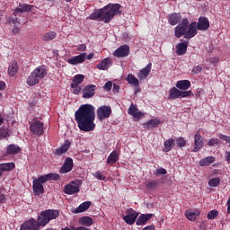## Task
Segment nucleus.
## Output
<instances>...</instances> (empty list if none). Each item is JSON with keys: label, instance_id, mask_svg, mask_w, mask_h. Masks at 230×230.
<instances>
[{"label": "nucleus", "instance_id": "1", "mask_svg": "<svg viewBox=\"0 0 230 230\" xmlns=\"http://www.w3.org/2000/svg\"><path fill=\"white\" fill-rule=\"evenodd\" d=\"M209 29V20L206 17H199L198 23L196 22H192L190 24V20L188 18H183L181 22H180L174 28V34L177 39H181V37H184V39H193L195 35H197V30L199 31H206V30Z\"/></svg>", "mask_w": 230, "mask_h": 230}, {"label": "nucleus", "instance_id": "2", "mask_svg": "<svg viewBox=\"0 0 230 230\" xmlns=\"http://www.w3.org/2000/svg\"><path fill=\"white\" fill-rule=\"evenodd\" d=\"M75 121L79 130L93 132L96 128V108L92 104H83L75 113Z\"/></svg>", "mask_w": 230, "mask_h": 230}, {"label": "nucleus", "instance_id": "3", "mask_svg": "<svg viewBox=\"0 0 230 230\" xmlns=\"http://www.w3.org/2000/svg\"><path fill=\"white\" fill-rule=\"evenodd\" d=\"M58 217V210H44L40 216H38V221L34 218H31L22 225L21 230H39L44 227L47 224H49L51 220H55Z\"/></svg>", "mask_w": 230, "mask_h": 230}, {"label": "nucleus", "instance_id": "4", "mask_svg": "<svg viewBox=\"0 0 230 230\" xmlns=\"http://www.w3.org/2000/svg\"><path fill=\"white\" fill-rule=\"evenodd\" d=\"M121 5L119 4H109L102 9L95 10L89 17L91 21H102L106 24L111 19H114V15L119 13Z\"/></svg>", "mask_w": 230, "mask_h": 230}, {"label": "nucleus", "instance_id": "5", "mask_svg": "<svg viewBox=\"0 0 230 230\" xmlns=\"http://www.w3.org/2000/svg\"><path fill=\"white\" fill-rule=\"evenodd\" d=\"M48 75V71L46 70V66H40L33 72L31 73L29 77L27 78V84L30 87H33V85H37L42 78H44Z\"/></svg>", "mask_w": 230, "mask_h": 230}, {"label": "nucleus", "instance_id": "6", "mask_svg": "<svg viewBox=\"0 0 230 230\" xmlns=\"http://www.w3.org/2000/svg\"><path fill=\"white\" fill-rule=\"evenodd\" d=\"M191 91H182L172 87L169 91V98L171 100H177V98H190Z\"/></svg>", "mask_w": 230, "mask_h": 230}, {"label": "nucleus", "instance_id": "7", "mask_svg": "<svg viewBox=\"0 0 230 230\" xmlns=\"http://www.w3.org/2000/svg\"><path fill=\"white\" fill-rule=\"evenodd\" d=\"M80 181H72L64 187V193H66V195H75V193L80 191Z\"/></svg>", "mask_w": 230, "mask_h": 230}, {"label": "nucleus", "instance_id": "8", "mask_svg": "<svg viewBox=\"0 0 230 230\" xmlns=\"http://www.w3.org/2000/svg\"><path fill=\"white\" fill-rule=\"evenodd\" d=\"M111 114H112V108L111 106L103 105L97 109L99 121H103V119L111 118Z\"/></svg>", "mask_w": 230, "mask_h": 230}, {"label": "nucleus", "instance_id": "9", "mask_svg": "<svg viewBox=\"0 0 230 230\" xmlns=\"http://www.w3.org/2000/svg\"><path fill=\"white\" fill-rule=\"evenodd\" d=\"M30 130L34 136H42L44 134V123L34 120L30 126Z\"/></svg>", "mask_w": 230, "mask_h": 230}, {"label": "nucleus", "instance_id": "10", "mask_svg": "<svg viewBox=\"0 0 230 230\" xmlns=\"http://www.w3.org/2000/svg\"><path fill=\"white\" fill-rule=\"evenodd\" d=\"M126 213H127V215L123 217V220H124V222H126V224L132 226V224H134V222H136V219L137 218V217H139V214H137V212H136L132 208H128L126 211Z\"/></svg>", "mask_w": 230, "mask_h": 230}, {"label": "nucleus", "instance_id": "11", "mask_svg": "<svg viewBox=\"0 0 230 230\" xmlns=\"http://www.w3.org/2000/svg\"><path fill=\"white\" fill-rule=\"evenodd\" d=\"M129 54H130V48L128 47V45H122L113 52V55L117 58H123L125 57H128Z\"/></svg>", "mask_w": 230, "mask_h": 230}, {"label": "nucleus", "instance_id": "12", "mask_svg": "<svg viewBox=\"0 0 230 230\" xmlns=\"http://www.w3.org/2000/svg\"><path fill=\"white\" fill-rule=\"evenodd\" d=\"M150 71H152V63L147 64L144 68L139 70V72L137 74L138 80L140 82L146 80V78H148L150 75Z\"/></svg>", "mask_w": 230, "mask_h": 230}, {"label": "nucleus", "instance_id": "13", "mask_svg": "<svg viewBox=\"0 0 230 230\" xmlns=\"http://www.w3.org/2000/svg\"><path fill=\"white\" fill-rule=\"evenodd\" d=\"M128 114L130 116H133L134 119H141L143 116H145V113L141 112L139 109H137V106L135 105L134 103H131L129 105V108L128 110Z\"/></svg>", "mask_w": 230, "mask_h": 230}, {"label": "nucleus", "instance_id": "14", "mask_svg": "<svg viewBox=\"0 0 230 230\" xmlns=\"http://www.w3.org/2000/svg\"><path fill=\"white\" fill-rule=\"evenodd\" d=\"M73 166H74L73 158L66 157L65 159L63 165L61 166V168L59 170V173H62V174L69 173V172H71V170H73Z\"/></svg>", "mask_w": 230, "mask_h": 230}, {"label": "nucleus", "instance_id": "15", "mask_svg": "<svg viewBox=\"0 0 230 230\" xmlns=\"http://www.w3.org/2000/svg\"><path fill=\"white\" fill-rule=\"evenodd\" d=\"M204 147V138L199 133L194 135V148L192 152H200Z\"/></svg>", "mask_w": 230, "mask_h": 230}, {"label": "nucleus", "instance_id": "16", "mask_svg": "<svg viewBox=\"0 0 230 230\" xmlns=\"http://www.w3.org/2000/svg\"><path fill=\"white\" fill-rule=\"evenodd\" d=\"M87 58V53H81L78 56H75L67 60L71 66H76L78 64H84Z\"/></svg>", "mask_w": 230, "mask_h": 230}, {"label": "nucleus", "instance_id": "17", "mask_svg": "<svg viewBox=\"0 0 230 230\" xmlns=\"http://www.w3.org/2000/svg\"><path fill=\"white\" fill-rule=\"evenodd\" d=\"M60 179V175L58 173H49L43 176H40L36 181L40 184H44V182H48V181H58Z\"/></svg>", "mask_w": 230, "mask_h": 230}, {"label": "nucleus", "instance_id": "18", "mask_svg": "<svg viewBox=\"0 0 230 230\" xmlns=\"http://www.w3.org/2000/svg\"><path fill=\"white\" fill-rule=\"evenodd\" d=\"M96 93V85L89 84L86 85L83 90V98L89 99L93 98Z\"/></svg>", "mask_w": 230, "mask_h": 230}, {"label": "nucleus", "instance_id": "19", "mask_svg": "<svg viewBox=\"0 0 230 230\" xmlns=\"http://www.w3.org/2000/svg\"><path fill=\"white\" fill-rule=\"evenodd\" d=\"M32 190L34 195H42L44 193V186L37 181V178L33 177Z\"/></svg>", "mask_w": 230, "mask_h": 230}, {"label": "nucleus", "instance_id": "20", "mask_svg": "<svg viewBox=\"0 0 230 230\" xmlns=\"http://www.w3.org/2000/svg\"><path fill=\"white\" fill-rule=\"evenodd\" d=\"M111 66H112V59L106 58L97 64V68L101 71H107Z\"/></svg>", "mask_w": 230, "mask_h": 230}, {"label": "nucleus", "instance_id": "21", "mask_svg": "<svg viewBox=\"0 0 230 230\" xmlns=\"http://www.w3.org/2000/svg\"><path fill=\"white\" fill-rule=\"evenodd\" d=\"M69 146H71V142H69V140H66L61 146L55 149L53 151V154H55V155H62V154H66V152L69 150Z\"/></svg>", "mask_w": 230, "mask_h": 230}, {"label": "nucleus", "instance_id": "22", "mask_svg": "<svg viewBox=\"0 0 230 230\" xmlns=\"http://www.w3.org/2000/svg\"><path fill=\"white\" fill-rule=\"evenodd\" d=\"M200 215V211L199 209H190L185 211V217L188 220L191 222H195L197 220V217Z\"/></svg>", "mask_w": 230, "mask_h": 230}, {"label": "nucleus", "instance_id": "23", "mask_svg": "<svg viewBox=\"0 0 230 230\" xmlns=\"http://www.w3.org/2000/svg\"><path fill=\"white\" fill-rule=\"evenodd\" d=\"M21 152V147L15 144H11L6 147L5 155H15Z\"/></svg>", "mask_w": 230, "mask_h": 230}, {"label": "nucleus", "instance_id": "24", "mask_svg": "<svg viewBox=\"0 0 230 230\" xmlns=\"http://www.w3.org/2000/svg\"><path fill=\"white\" fill-rule=\"evenodd\" d=\"M182 19L180 13H174L169 15L168 22L171 26H175V24H179V22Z\"/></svg>", "mask_w": 230, "mask_h": 230}, {"label": "nucleus", "instance_id": "25", "mask_svg": "<svg viewBox=\"0 0 230 230\" xmlns=\"http://www.w3.org/2000/svg\"><path fill=\"white\" fill-rule=\"evenodd\" d=\"M176 87L180 91H188L191 87V83L189 80H181L176 83Z\"/></svg>", "mask_w": 230, "mask_h": 230}, {"label": "nucleus", "instance_id": "26", "mask_svg": "<svg viewBox=\"0 0 230 230\" xmlns=\"http://www.w3.org/2000/svg\"><path fill=\"white\" fill-rule=\"evenodd\" d=\"M153 217V214L140 215L137 220V226H145V224H146V222H148V220H150V218H152Z\"/></svg>", "mask_w": 230, "mask_h": 230}, {"label": "nucleus", "instance_id": "27", "mask_svg": "<svg viewBox=\"0 0 230 230\" xmlns=\"http://www.w3.org/2000/svg\"><path fill=\"white\" fill-rule=\"evenodd\" d=\"M91 201H84L82 204H80L74 211V213H84V211H87L89 208H91Z\"/></svg>", "mask_w": 230, "mask_h": 230}, {"label": "nucleus", "instance_id": "28", "mask_svg": "<svg viewBox=\"0 0 230 230\" xmlns=\"http://www.w3.org/2000/svg\"><path fill=\"white\" fill-rule=\"evenodd\" d=\"M186 51H188V43L182 42V43H178L176 45V53L180 57L182 55H186Z\"/></svg>", "mask_w": 230, "mask_h": 230}, {"label": "nucleus", "instance_id": "29", "mask_svg": "<svg viewBox=\"0 0 230 230\" xmlns=\"http://www.w3.org/2000/svg\"><path fill=\"white\" fill-rule=\"evenodd\" d=\"M126 82L129 84V85H133L134 87H139V82H141L137 77H136L132 74H128L126 77Z\"/></svg>", "mask_w": 230, "mask_h": 230}, {"label": "nucleus", "instance_id": "30", "mask_svg": "<svg viewBox=\"0 0 230 230\" xmlns=\"http://www.w3.org/2000/svg\"><path fill=\"white\" fill-rule=\"evenodd\" d=\"M118 159H119V155L118 154V151H113L108 156L107 164H114L118 161Z\"/></svg>", "mask_w": 230, "mask_h": 230}, {"label": "nucleus", "instance_id": "31", "mask_svg": "<svg viewBox=\"0 0 230 230\" xmlns=\"http://www.w3.org/2000/svg\"><path fill=\"white\" fill-rule=\"evenodd\" d=\"M15 168V164L11 162V163H5V164H0V171L3 172H12Z\"/></svg>", "mask_w": 230, "mask_h": 230}, {"label": "nucleus", "instance_id": "32", "mask_svg": "<svg viewBox=\"0 0 230 230\" xmlns=\"http://www.w3.org/2000/svg\"><path fill=\"white\" fill-rule=\"evenodd\" d=\"M79 224H81V226H85V227H91V226H93V218L84 216L79 219Z\"/></svg>", "mask_w": 230, "mask_h": 230}, {"label": "nucleus", "instance_id": "33", "mask_svg": "<svg viewBox=\"0 0 230 230\" xmlns=\"http://www.w3.org/2000/svg\"><path fill=\"white\" fill-rule=\"evenodd\" d=\"M19 71V66H17L16 62H13L8 68V75L9 76H15L17 72Z\"/></svg>", "mask_w": 230, "mask_h": 230}, {"label": "nucleus", "instance_id": "34", "mask_svg": "<svg viewBox=\"0 0 230 230\" xmlns=\"http://www.w3.org/2000/svg\"><path fill=\"white\" fill-rule=\"evenodd\" d=\"M215 163V157L208 156L199 161V166H209V164H213Z\"/></svg>", "mask_w": 230, "mask_h": 230}, {"label": "nucleus", "instance_id": "35", "mask_svg": "<svg viewBox=\"0 0 230 230\" xmlns=\"http://www.w3.org/2000/svg\"><path fill=\"white\" fill-rule=\"evenodd\" d=\"M173 145H175V140L173 138L167 139L164 143V152H170L173 148Z\"/></svg>", "mask_w": 230, "mask_h": 230}, {"label": "nucleus", "instance_id": "36", "mask_svg": "<svg viewBox=\"0 0 230 230\" xmlns=\"http://www.w3.org/2000/svg\"><path fill=\"white\" fill-rule=\"evenodd\" d=\"M31 8H33V5L23 4L19 5V7L15 9V12H19L20 13L24 12H31Z\"/></svg>", "mask_w": 230, "mask_h": 230}, {"label": "nucleus", "instance_id": "37", "mask_svg": "<svg viewBox=\"0 0 230 230\" xmlns=\"http://www.w3.org/2000/svg\"><path fill=\"white\" fill-rule=\"evenodd\" d=\"M84 80H85V75H84L82 74L76 75L73 77L72 84L73 85H80V84H82V82H84Z\"/></svg>", "mask_w": 230, "mask_h": 230}, {"label": "nucleus", "instance_id": "38", "mask_svg": "<svg viewBox=\"0 0 230 230\" xmlns=\"http://www.w3.org/2000/svg\"><path fill=\"white\" fill-rule=\"evenodd\" d=\"M147 190H157L159 188V181L151 180L146 184Z\"/></svg>", "mask_w": 230, "mask_h": 230}, {"label": "nucleus", "instance_id": "39", "mask_svg": "<svg viewBox=\"0 0 230 230\" xmlns=\"http://www.w3.org/2000/svg\"><path fill=\"white\" fill-rule=\"evenodd\" d=\"M218 184H220L219 177L212 178L208 181V186H210V188H217Z\"/></svg>", "mask_w": 230, "mask_h": 230}, {"label": "nucleus", "instance_id": "40", "mask_svg": "<svg viewBox=\"0 0 230 230\" xmlns=\"http://www.w3.org/2000/svg\"><path fill=\"white\" fill-rule=\"evenodd\" d=\"M55 37H57V33H55V31H49L44 35L43 40L49 42V40H53Z\"/></svg>", "mask_w": 230, "mask_h": 230}, {"label": "nucleus", "instance_id": "41", "mask_svg": "<svg viewBox=\"0 0 230 230\" xmlns=\"http://www.w3.org/2000/svg\"><path fill=\"white\" fill-rule=\"evenodd\" d=\"M74 94H80L82 93V86L80 84H71Z\"/></svg>", "mask_w": 230, "mask_h": 230}, {"label": "nucleus", "instance_id": "42", "mask_svg": "<svg viewBox=\"0 0 230 230\" xmlns=\"http://www.w3.org/2000/svg\"><path fill=\"white\" fill-rule=\"evenodd\" d=\"M93 177L97 179L98 181H105L106 177L103 176L101 171H97L93 173Z\"/></svg>", "mask_w": 230, "mask_h": 230}, {"label": "nucleus", "instance_id": "43", "mask_svg": "<svg viewBox=\"0 0 230 230\" xmlns=\"http://www.w3.org/2000/svg\"><path fill=\"white\" fill-rule=\"evenodd\" d=\"M216 217H218V211L217 210H211L207 216L208 220H213V218H215Z\"/></svg>", "mask_w": 230, "mask_h": 230}, {"label": "nucleus", "instance_id": "44", "mask_svg": "<svg viewBox=\"0 0 230 230\" xmlns=\"http://www.w3.org/2000/svg\"><path fill=\"white\" fill-rule=\"evenodd\" d=\"M177 146H180V148H182V146H186V140L182 137H179L176 139Z\"/></svg>", "mask_w": 230, "mask_h": 230}, {"label": "nucleus", "instance_id": "45", "mask_svg": "<svg viewBox=\"0 0 230 230\" xmlns=\"http://www.w3.org/2000/svg\"><path fill=\"white\" fill-rule=\"evenodd\" d=\"M207 61L209 62L210 64H213L214 66H217V64L220 62V59L217 57H214V58H208Z\"/></svg>", "mask_w": 230, "mask_h": 230}, {"label": "nucleus", "instance_id": "46", "mask_svg": "<svg viewBox=\"0 0 230 230\" xmlns=\"http://www.w3.org/2000/svg\"><path fill=\"white\" fill-rule=\"evenodd\" d=\"M159 123H161V121H159V119H150L147 122V125H151V127H157V125H159Z\"/></svg>", "mask_w": 230, "mask_h": 230}, {"label": "nucleus", "instance_id": "47", "mask_svg": "<svg viewBox=\"0 0 230 230\" xmlns=\"http://www.w3.org/2000/svg\"><path fill=\"white\" fill-rule=\"evenodd\" d=\"M167 172H166V169L164 168H159L156 170V172H155V175H166Z\"/></svg>", "mask_w": 230, "mask_h": 230}, {"label": "nucleus", "instance_id": "48", "mask_svg": "<svg viewBox=\"0 0 230 230\" xmlns=\"http://www.w3.org/2000/svg\"><path fill=\"white\" fill-rule=\"evenodd\" d=\"M8 130L4 128H0V138L3 139V137H8Z\"/></svg>", "mask_w": 230, "mask_h": 230}, {"label": "nucleus", "instance_id": "49", "mask_svg": "<svg viewBox=\"0 0 230 230\" xmlns=\"http://www.w3.org/2000/svg\"><path fill=\"white\" fill-rule=\"evenodd\" d=\"M202 71V66H196L192 68V73L193 75H199Z\"/></svg>", "mask_w": 230, "mask_h": 230}, {"label": "nucleus", "instance_id": "50", "mask_svg": "<svg viewBox=\"0 0 230 230\" xmlns=\"http://www.w3.org/2000/svg\"><path fill=\"white\" fill-rule=\"evenodd\" d=\"M111 89H112V82L108 81L105 84H104V90L105 91H111Z\"/></svg>", "mask_w": 230, "mask_h": 230}, {"label": "nucleus", "instance_id": "51", "mask_svg": "<svg viewBox=\"0 0 230 230\" xmlns=\"http://www.w3.org/2000/svg\"><path fill=\"white\" fill-rule=\"evenodd\" d=\"M217 144H218V139L217 138H210V140L208 143V146H214V145H217Z\"/></svg>", "mask_w": 230, "mask_h": 230}, {"label": "nucleus", "instance_id": "52", "mask_svg": "<svg viewBox=\"0 0 230 230\" xmlns=\"http://www.w3.org/2000/svg\"><path fill=\"white\" fill-rule=\"evenodd\" d=\"M87 49V46L85 44H80L77 46V51H80L81 53L85 51Z\"/></svg>", "mask_w": 230, "mask_h": 230}, {"label": "nucleus", "instance_id": "53", "mask_svg": "<svg viewBox=\"0 0 230 230\" xmlns=\"http://www.w3.org/2000/svg\"><path fill=\"white\" fill-rule=\"evenodd\" d=\"M10 24H14V26H17L19 24V20L17 18L11 17L9 18Z\"/></svg>", "mask_w": 230, "mask_h": 230}, {"label": "nucleus", "instance_id": "54", "mask_svg": "<svg viewBox=\"0 0 230 230\" xmlns=\"http://www.w3.org/2000/svg\"><path fill=\"white\" fill-rule=\"evenodd\" d=\"M219 137H220V139H223V141H226V143H228L229 139H230L229 137H227L226 135H222V134L219 135Z\"/></svg>", "mask_w": 230, "mask_h": 230}, {"label": "nucleus", "instance_id": "55", "mask_svg": "<svg viewBox=\"0 0 230 230\" xmlns=\"http://www.w3.org/2000/svg\"><path fill=\"white\" fill-rule=\"evenodd\" d=\"M6 202V196L4 194H0V204H4Z\"/></svg>", "mask_w": 230, "mask_h": 230}, {"label": "nucleus", "instance_id": "56", "mask_svg": "<svg viewBox=\"0 0 230 230\" xmlns=\"http://www.w3.org/2000/svg\"><path fill=\"white\" fill-rule=\"evenodd\" d=\"M142 230H155V226H147L144 227Z\"/></svg>", "mask_w": 230, "mask_h": 230}, {"label": "nucleus", "instance_id": "57", "mask_svg": "<svg viewBox=\"0 0 230 230\" xmlns=\"http://www.w3.org/2000/svg\"><path fill=\"white\" fill-rule=\"evenodd\" d=\"M72 230H89V228L85 226L73 227Z\"/></svg>", "mask_w": 230, "mask_h": 230}, {"label": "nucleus", "instance_id": "58", "mask_svg": "<svg viewBox=\"0 0 230 230\" xmlns=\"http://www.w3.org/2000/svg\"><path fill=\"white\" fill-rule=\"evenodd\" d=\"M6 87V84L4 81H0V91H3Z\"/></svg>", "mask_w": 230, "mask_h": 230}, {"label": "nucleus", "instance_id": "59", "mask_svg": "<svg viewBox=\"0 0 230 230\" xmlns=\"http://www.w3.org/2000/svg\"><path fill=\"white\" fill-rule=\"evenodd\" d=\"M226 161H227V163H229L230 164V153L229 152H226Z\"/></svg>", "mask_w": 230, "mask_h": 230}, {"label": "nucleus", "instance_id": "60", "mask_svg": "<svg viewBox=\"0 0 230 230\" xmlns=\"http://www.w3.org/2000/svg\"><path fill=\"white\" fill-rule=\"evenodd\" d=\"M4 123V115L0 113V125Z\"/></svg>", "mask_w": 230, "mask_h": 230}, {"label": "nucleus", "instance_id": "61", "mask_svg": "<svg viewBox=\"0 0 230 230\" xmlns=\"http://www.w3.org/2000/svg\"><path fill=\"white\" fill-rule=\"evenodd\" d=\"M93 57H94V54H93V53H90V54H86V58L88 59V60H92V58H93Z\"/></svg>", "mask_w": 230, "mask_h": 230}, {"label": "nucleus", "instance_id": "62", "mask_svg": "<svg viewBox=\"0 0 230 230\" xmlns=\"http://www.w3.org/2000/svg\"><path fill=\"white\" fill-rule=\"evenodd\" d=\"M13 33H14V35H17V33H19V28H17V27L13 28Z\"/></svg>", "mask_w": 230, "mask_h": 230}, {"label": "nucleus", "instance_id": "63", "mask_svg": "<svg viewBox=\"0 0 230 230\" xmlns=\"http://www.w3.org/2000/svg\"><path fill=\"white\" fill-rule=\"evenodd\" d=\"M113 89H119V85L114 84Z\"/></svg>", "mask_w": 230, "mask_h": 230}, {"label": "nucleus", "instance_id": "64", "mask_svg": "<svg viewBox=\"0 0 230 230\" xmlns=\"http://www.w3.org/2000/svg\"><path fill=\"white\" fill-rule=\"evenodd\" d=\"M61 230H73V228H64V229H61Z\"/></svg>", "mask_w": 230, "mask_h": 230}]
</instances>
